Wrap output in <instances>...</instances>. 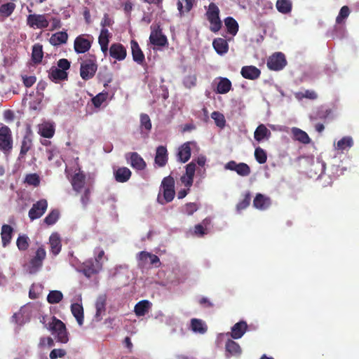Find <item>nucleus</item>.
<instances>
[{
  "instance_id": "nucleus-3",
  "label": "nucleus",
  "mask_w": 359,
  "mask_h": 359,
  "mask_svg": "<svg viewBox=\"0 0 359 359\" xmlns=\"http://www.w3.org/2000/svg\"><path fill=\"white\" fill-rule=\"evenodd\" d=\"M97 69L96 58L95 56H91L81 64L80 76L82 79L88 81L95 76Z\"/></svg>"
},
{
  "instance_id": "nucleus-19",
  "label": "nucleus",
  "mask_w": 359,
  "mask_h": 359,
  "mask_svg": "<svg viewBox=\"0 0 359 359\" xmlns=\"http://www.w3.org/2000/svg\"><path fill=\"white\" fill-rule=\"evenodd\" d=\"M168 150L164 146H159L156 148V152L155 156V163L158 167H163L168 163Z\"/></svg>"
},
{
  "instance_id": "nucleus-41",
  "label": "nucleus",
  "mask_w": 359,
  "mask_h": 359,
  "mask_svg": "<svg viewBox=\"0 0 359 359\" xmlns=\"http://www.w3.org/2000/svg\"><path fill=\"white\" fill-rule=\"evenodd\" d=\"M50 79L53 81H64L67 80L68 74L67 72L61 70L58 68L52 69L49 74Z\"/></svg>"
},
{
  "instance_id": "nucleus-54",
  "label": "nucleus",
  "mask_w": 359,
  "mask_h": 359,
  "mask_svg": "<svg viewBox=\"0 0 359 359\" xmlns=\"http://www.w3.org/2000/svg\"><path fill=\"white\" fill-rule=\"evenodd\" d=\"M141 127L144 128L147 131L151 129V122L149 116L146 114H142L140 116Z\"/></svg>"
},
{
  "instance_id": "nucleus-10",
  "label": "nucleus",
  "mask_w": 359,
  "mask_h": 359,
  "mask_svg": "<svg viewBox=\"0 0 359 359\" xmlns=\"http://www.w3.org/2000/svg\"><path fill=\"white\" fill-rule=\"evenodd\" d=\"M102 269V264H97L93 259L85 261L81 266V271L87 278H90L93 275L97 274Z\"/></svg>"
},
{
  "instance_id": "nucleus-37",
  "label": "nucleus",
  "mask_w": 359,
  "mask_h": 359,
  "mask_svg": "<svg viewBox=\"0 0 359 359\" xmlns=\"http://www.w3.org/2000/svg\"><path fill=\"white\" fill-rule=\"evenodd\" d=\"M224 25L226 27L227 32L235 36L238 31V24L237 21L232 17H227L224 19Z\"/></svg>"
},
{
  "instance_id": "nucleus-57",
  "label": "nucleus",
  "mask_w": 359,
  "mask_h": 359,
  "mask_svg": "<svg viewBox=\"0 0 359 359\" xmlns=\"http://www.w3.org/2000/svg\"><path fill=\"white\" fill-rule=\"evenodd\" d=\"M198 209V206L196 203H187L184 207V212L188 215H191L194 212H196Z\"/></svg>"
},
{
  "instance_id": "nucleus-26",
  "label": "nucleus",
  "mask_w": 359,
  "mask_h": 359,
  "mask_svg": "<svg viewBox=\"0 0 359 359\" xmlns=\"http://www.w3.org/2000/svg\"><path fill=\"white\" fill-rule=\"evenodd\" d=\"M39 133L43 137L51 138L55 134L54 123L50 122H44L39 125Z\"/></svg>"
},
{
  "instance_id": "nucleus-32",
  "label": "nucleus",
  "mask_w": 359,
  "mask_h": 359,
  "mask_svg": "<svg viewBox=\"0 0 359 359\" xmlns=\"http://www.w3.org/2000/svg\"><path fill=\"white\" fill-rule=\"evenodd\" d=\"M68 39V34L66 32H58L50 36V43L54 46H57L63 43H66Z\"/></svg>"
},
{
  "instance_id": "nucleus-42",
  "label": "nucleus",
  "mask_w": 359,
  "mask_h": 359,
  "mask_svg": "<svg viewBox=\"0 0 359 359\" xmlns=\"http://www.w3.org/2000/svg\"><path fill=\"white\" fill-rule=\"evenodd\" d=\"M32 145V139L30 138V137L29 135L24 136L22 141V144H21V148H20V158H23L27 154V153L31 149Z\"/></svg>"
},
{
  "instance_id": "nucleus-9",
  "label": "nucleus",
  "mask_w": 359,
  "mask_h": 359,
  "mask_svg": "<svg viewBox=\"0 0 359 359\" xmlns=\"http://www.w3.org/2000/svg\"><path fill=\"white\" fill-rule=\"evenodd\" d=\"M27 24L34 29H44L48 27L49 22L46 15L30 14L27 16Z\"/></svg>"
},
{
  "instance_id": "nucleus-20",
  "label": "nucleus",
  "mask_w": 359,
  "mask_h": 359,
  "mask_svg": "<svg viewBox=\"0 0 359 359\" xmlns=\"http://www.w3.org/2000/svg\"><path fill=\"white\" fill-rule=\"evenodd\" d=\"M241 74L245 79L255 80L260 76L261 71L255 66H244L241 69Z\"/></svg>"
},
{
  "instance_id": "nucleus-6",
  "label": "nucleus",
  "mask_w": 359,
  "mask_h": 359,
  "mask_svg": "<svg viewBox=\"0 0 359 359\" xmlns=\"http://www.w3.org/2000/svg\"><path fill=\"white\" fill-rule=\"evenodd\" d=\"M46 257V252L43 247H39L35 255L30 259L28 265V270L30 273H35L39 271L43 266V260Z\"/></svg>"
},
{
  "instance_id": "nucleus-5",
  "label": "nucleus",
  "mask_w": 359,
  "mask_h": 359,
  "mask_svg": "<svg viewBox=\"0 0 359 359\" xmlns=\"http://www.w3.org/2000/svg\"><path fill=\"white\" fill-rule=\"evenodd\" d=\"M161 189L163 191V198L165 201H161L160 198L158 201L161 203H169L172 201L175 196V180L171 176H168L163 178L161 182Z\"/></svg>"
},
{
  "instance_id": "nucleus-27",
  "label": "nucleus",
  "mask_w": 359,
  "mask_h": 359,
  "mask_svg": "<svg viewBox=\"0 0 359 359\" xmlns=\"http://www.w3.org/2000/svg\"><path fill=\"white\" fill-rule=\"evenodd\" d=\"M271 135V131L264 124H260L254 133L255 140L259 142L269 140Z\"/></svg>"
},
{
  "instance_id": "nucleus-45",
  "label": "nucleus",
  "mask_w": 359,
  "mask_h": 359,
  "mask_svg": "<svg viewBox=\"0 0 359 359\" xmlns=\"http://www.w3.org/2000/svg\"><path fill=\"white\" fill-rule=\"evenodd\" d=\"M16 245L19 250L25 251L29 246V238L25 235H20L16 241Z\"/></svg>"
},
{
  "instance_id": "nucleus-4",
  "label": "nucleus",
  "mask_w": 359,
  "mask_h": 359,
  "mask_svg": "<svg viewBox=\"0 0 359 359\" xmlns=\"http://www.w3.org/2000/svg\"><path fill=\"white\" fill-rule=\"evenodd\" d=\"M13 149L12 133L9 127L3 126L0 128V150L6 155L10 154Z\"/></svg>"
},
{
  "instance_id": "nucleus-24",
  "label": "nucleus",
  "mask_w": 359,
  "mask_h": 359,
  "mask_svg": "<svg viewBox=\"0 0 359 359\" xmlns=\"http://www.w3.org/2000/svg\"><path fill=\"white\" fill-rule=\"evenodd\" d=\"M133 59L139 65H142L144 60V55L141 50L138 43L135 40L130 42Z\"/></svg>"
},
{
  "instance_id": "nucleus-22",
  "label": "nucleus",
  "mask_w": 359,
  "mask_h": 359,
  "mask_svg": "<svg viewBox=\"0 0 359 359\" xmlns=\"http://www.w3.org/2000/svg\"><path fill=\"white\" fill-rule=\"evenodd\" d=\"M132 175L130 170L126 167H121L114 170L115 180L120 183L128 182Z\"/></svg>"
},
{
  "instance_id": "nucleus-51",
  "label": "nucleus",
  "mask_w": 359,
  "mask_h": 359,
  "mask_svg": "<svg viewBox=\"0 0 359 359\" xmlns=\"http://www.w3.org/2000/svg\"><path fill=\"white\" fill-rule=\"evenodd\" d=\"M350 10L347 6H344L341 8L339 13L336 18L337 24H341L344 19L347 18L349 15Z\"/></svg>"
},
{
  "instance_id": "nucleus-12",
  "label": "nucleus",
  "mask_w": 359,
  "mask_h": 359,
  "mask_svg": "<svg viewBox=\"0 0 359 359\" xmlns=\"http://www.w3.org/2000/svg\"><path fill=\"white\" fill-rule=\"evenodd\" d=\"M224 168L235 171L238 175L242 177L248 176L251 170L250 166L245 163H236L235 161H230L225 164Z\"/></svg>"
},
{
  "instance_id": "nucleus-18",
  "label": "nucleus",
  "mask_w": 359,
  "mask_h": 359,
  "mask_svg": "<svg viewBox=\"0 0 359 359\" xmlns=\"http://www.w3.org/2000/svg\"><path fill=\"white\" fill-rule=\"evenodd\" d=\"M225 351L226 357H238L241 355L242 349L240 345L233 341L232 339H228L225 344Z\"/></svg>"
},
{
  "instance_id": "nucleus-36",
  "label": "nucleus",
  "mask_w": 359,
  "mask_h": 359,
  "mask_svg": "<svg viewBox=\"0 0 359 359\" xmlns=\"http://www.w3.org/2000/svg\"><path fill=\"white\" fill-rule=\"evenodd\" d=\"M292 133L294 136V140L303 144H309L311 141V139L309 137L308 134L299 128H292Z\"/></svg>"
},
{
  "instance_id": "nucleus-44",
  "label": "nucleus",
  "mask_w": 359,
  "mask_h": 359,
  "mask_svg": "<svg viewBox=\"0 0 359 359\" xmlns=\"http://www.w3.org/2000/svg\"><path fill=\"white\" fill-rule=\"evenodd\" d=\"M15 8V4L13 2L4 4L0 6V15L2 17H9Z\"/></svg>"
},
{
  "instance_id": "nucleus-33",
  "label": "nucleus",
  "mask_w": 359,
  "mask_h": 359,
  "mask_svg": "<svg viewBox=\"0 0 359 359\" xmlns=\"http://www.w3.org/2000/svg\"><path fill=\"white\" fill-rule=\"evenodd\" d=\"M232 86L231 81L224 77H219L217 84L216 93L219 94H226L231 90Z\"/></svg>"
},
{
  "instance_id": "nucleus-61",
  "label": "nucleus",
  "mask_w": 359,
  "mask_h": 359,
  "mask_svg": "<svg viewBox=\"0 0 359 359\" xmlns=\"http://www.w3.org/2000/svg\"><path fill=\"white\" fill-rule=\"evenodd\" d=\"M90 190L89 188L85 189L83 194H82L81 197V202L84 208H86L88 204L90 202Z\"/></svg>"
},
{
  "instance_id": "nucleus-28",
  "label": "nucleus",
  "mask_w": 359,
  "mask_h": 359,
  "mask_svg": "<svg viewBox=\"0 0 359 359\" xmlns=\"http://www.w3.org/2000/svg\"><path fill=\"white\" fill-rule=\"evenodd\" d=\"M212 46L217 53L224 55L229 50V44L226 39L223 38H216L212 41Z\"/></svg>"
},
{
  "instance_id": "nucleus-38",
  "label": "nucleus",
  "mask_w": 359,
  "mask_h": 359,
  "mask_svg": "<svg viewBox=\"0 0 359 359\" xmlns=\"http://www.w3.org/2000/svg\"><path fill=\"white\" fill-rule=\"evenodd\" d=\"M276 6L278 12L287 14L292 11V3L291 0H277Z\"/></svg>"
},
{
  "instance_id": "nucleus-23",
  "label": "nucleus",
  "mask_w": 359,
  "mask_h": 359,
  "mask_svg": "<svg viewBox=\"0 0 359 359\" xmlns=\"http://www.w3.org/2000/svg\"><path fill=\"white\" fill-rule=\"evenodd\" d=\"M106 304L107 297L105 294H101L97 298L95 302L96 313L95 316V318L97 320H100L102 319V315L105 313Z\"/></svg>"
},
{
  "instance_id": "nucleus-7",
  "label": "nucleus",
  "mask_w": 359,
  "mask_h": 359,
  "mask_svg": "<svg viewBox=\"0 0 359 359\" xmlns=\"http://www.w3.org/2000/svg\"><path fill=\"white\" fill-rule=\"evenodd\" d=\"M93 36L87 34L79 35L74 39V48L76 53H85L88 52L92 46Z\"/></svg>"
},
{
  "instance_id": "nucleus-46",
  "label": "nucleus",
  "mask_w": 359,
  "mask_h": 359,
  "mask_svg": "<svg viewBox=\"0 0 359 359\" xmlns=\"http://www.w3.org/2000/svg\"><path fill=\"white\" fill-rule=\"evenodd\" d=\"M353 144V139L351 137L346 136L342 137L337 142V149L341 151L351 148Z\"/></svg>"
},
{
  "instance_id": "nucleus-55",
  "label": "nucleus",
  "mask_w": 359,
  "mask_h": 359,
  "mask_svg": "<svg viewBox=\"0 0 359 359\" xmlns=\"http://www.w3.org/2000/svg\"><path fill=\"white\" fill-rule=\"evenodd\" d=\"M250 195L249 193L245 195L244 198L236 205V209L238 211L243 210L247 208L250 203Z\"/></svg>"
},
{
  "instance_id": "nucleus-30",
  "label": "nucleus",
  "mask_w": 359,
  "mask_h": 359,
  "mask_svg": "<svg viewBox=\"0 0 359 359\" xmlns=\"http://www.w3.org/2000/svg\"><path fill=\"white\" fill-rule=\"evenodd\" d=\"M191 329L195 333L205 334L208 330V326L201 319L192 318L191 320Z\"/></svg>"
},
{
  "instance_id": "nucleus-49",
  "label": "nucleus",
  "mask_w": 359,
  "mask_h": 359,
  "mask_svg": "<svg viewBox=\"0 0 359 359\" xmlns=\"http://www.w3.org/2000/svg\"><path fill=\"white\" fill-rule=\"evenodd\" d=\"M255 157L256 161L260 164L266 163L267 160L266 151L259 147L255 149Z\"/></svg>"
},
{
  "instance_id": "nucleus-13",
  "label": "nucleus",
  "mask_w": 359,
  "mask_h": 359,
  "mask_svg": "<svg viewBox=\"0 0 359 359\" xmlns=\"http://www.w3.org/2000/svg\"><path fill=\"white\" fill-rule=\"evenodd\" d=\"M126 158L130 166L136 170H143L147 167L146 162L137 152L127 153Z\"/></svg>"
},
{
  "instance_id": "nucleus-48",
  "label": "nucleus",
  "mask_w": 359,
  "mask_h": 359,
  "mask_svg": "<svg viewBox=\"0 0 359 359\" xmlns=\"http://www.w3.org/2000/svg\"><path fill=\"white\" fill-rule=\"evenodd\" d=\"M59 211L57 210H53L45 217L44 222L48 225H53L59 219Z\"/></svg>"
},
{
  "instance_id": "nucleus-58",
  "label": "nucleus",
  "mask_w": 359,
  "mask_h": 359,
  "mask_svg": "<svg viewBox=\"0 0 359 359\" xmlns=\"http://www.w3.org/2000/svg\"><path fill=\"white\" fill-rule=\"evenodd\" d=\"M297 95L299 97H304L309 100H316L318 97L317 93L311 90H306L304 93H299Z\"/></svg>"
},
{
  "instance_id": "nucleus-62",
  "label": "nucleus",
  "mask_w": 359,
  "mask_h": 359,
  "mask_svg": "<svg viewBox=\"0 0 359 359\" xmlns=\"http://www.w3.org/2000/svg\"><path fill=\"white\" fill-rule=\"evenodd\" d=\"M196 163L194 161L190 162L186 165V172L185 175H188V177L194 179L195 172H196Z\"/></svg>"
},
{
  "instance_id": "nucleus-52",
  "label": "nucleus",
  "mask_w": 359,
  "mask_h": 359,
  "mask_svg": "<svg viewBox=\"0 0 359 359\" xmlns=\"http://www.w3.org/2000/svg\"><path fill=\"white\" fill-rule=\"evenodd\" d=\"M25 182L29 185L38 187L40 184V178L36 173L28 174L25 177Z\"/></svg>"
},
{
  "instance_id": "nucleus-14",
  "label": "nucleus",
  "mask_w": 359,
  "mask_h": 359,
  "mask_svg": "<svg viewBox=\"0 0 359 359\" xmlns=\"http://www.w3.org/2000/svg\"><path fill=\"white\" fill-rule=\"evenodd\" d=\"M149 41L151 44L156 46H165L168 45L167 37L163 34L159 27L151 30L149 36Z\"/></svg>"
},
{
  "instance_id": "nucleus-17",
  "label": "nucleus",
  "mask_w": 359,
  "mask_h": 359,
  "mask_svg": "<svg viewBox=\"0 0 359 359\" xmlns=\"http://www.w3.org/2000/svg\"><path fill=\"white\" fill-rule=\"evenodd\" d=\"M85 183L86 175L79 170V172L74 174L72 177L71 184L72 188L76 193H79L84 187Z\"/></svg>"
},
{
  "instance_id": "nucleus-11",
  "label": "nucleus",
  "mask_w": 359,
  "mask_h": 359,
  "mask_svg": "<svg viewBox=\"0 0 359 359\" xmlns=\"http://www.w3.org/2000/svg\"><path fill=\"white\" fill-rule=\"evenodd\" d=\"M48 208V202L46 199H41L34 203L29 210L28 215L29 219L33 221L40 218L46 211Z\"/></svg>"
},
{
  "instance_id": "nucleus-29",
  "label": "nucleus",
  "mask_w": 359,
  "mask_h": 359,
  "mask_svg": "<svg viewBox=\"0 0 359 359\" xmlns=\"http://www.w3.org/2000/svg\"><path fill=\"white\" fill-rule=\"evenodd\" d=\"M13 229L8 224H4L1 227V238L3 247H6L12 239Z\"/></svg>"
},
{
  "instance_id": "nucleus-63",
  "label": "nucleus",
  "mask_w": 359,
  "mask_h": 359,
  "mask_svg": "<svg viewBox=\"0 0 359 359\" xmlns=\"http://www.w3.org/2000/svg\"><path fill=\"white\" fill-rule=\"evenodd\" d=\"M94 252L95 254L94 260L96 263L103 264L102 259L104 257V251L100 248H96Z\"/></svg>"
},
{
  "instance_id": "nucleus-56",
  "label": "nucleus",
  "mask_w": 359,
  "mask_h": 359,
  "mask_svg": "<svg viewBox=\"0 0 359 359\" xmlns=\"http://www.w3.org/2000/svg\"><path fill=\"white\" fill-rule=\"evenodd\" d=\"M109 32L107 29L102 28L98 37L99 44L109 43Z\"/></svg>"
},
{
  "instance_id": "nucleus-47",
  "label": "nucleus",
  "mask_w": 359,
  "mask_h": 359,
  "mask_svg": "<svg viewBox=\"0 0 359 359\" xmlns=\"http://www.w3.org/2000/svg\"><path fill=\"white\" fill-rule=\"evenodd\" d=\"M211 118L215 121L217 126L223 128L225 126L226 121L224 116L219 111H213Z\"/></svg>"
},
{
  "instance_id": "nucleus-39",
  "label": "nucleus",
  "mask_w": 359,
  "mask_h": 359,
  "mask_svg": "<svg viewBox=\"0 0 359 359\" xmlns=\"http://www.w3.org/2000/svg\"><path fill=\"white\" fill-rule=\"evenodd\" d=\"M210 219L205 218L202 221L201 224L195 225L194 234L199 237H202L207 234V226L210 224Z\"/></svg>"
},
{
  "instance_id": "nucleus-60",
  "label": "nucleus",
  "mask_w": 359,
  "mask_h": 359,
  "mask_svg": "<svg viewBox=\"0 0 359 359\" xmlns=\"http://www.w3.org/2000/svg\"><path fill=\"white\" fill-rule=\"evenodd\" d=\"M22 79L23 81V84L27 88L32 86L36 81V78L35 76L23 75L22 76Z\"/></svg>"
},
{
  "instance_id": "nucleus-40",
  "label": "nucleus",
  "mask_w": 359,
  "mask_h": 359,
  "mask_svg": "<svg viewBox=\"0 0 359 359\" xmlns=\"http://www.w3.org/2000/svg\"><path fill=\"white\" fill-rule=\"evenodd\" d=\"M150 302L148 300H142L139 302L135 306V313L137 316H143L150 308Z\"/></svg>"
},
{
  "instance_id": "nucleus-50",
  "label": "nucleus",
  "mask_w": 359,
  "mask_h": 359,
  "mask_svg": "<svg viewBox=\"0 0 359 359\" xmlns=\"http://www.w3.org/2000/svg\"><path fill=\"white\" fill-rule=\"evenodd\" d=\"M108 93H100L95 95L92 98V103L95 106V107H100L102 104L107 100Z\"/></svg>"
},
{
  "instance_id": "nucleus-8",
  "label": "nucleus",
  "mask_w": 359,
  "mask_h": 359,
  "mask_svg": "<svg viewBox=\"0 0 359 359\" xmlns=\"http://www.w3.org/2000/svg\"><path fill=\"white\" fill-rule=\"evenodd\" d=\"M287 65L285 55L280 52L276 53L270 56L267 60V67L269 69L279 71Z\"/></svg>"
},
{
  "instance_id": "nucleus-64",
  "label": "nucleus",
  "mask_w": 359,
  "mask_h": 359,
  "mask_svg": "<svg viewBox=\"0 0 359 359\" xmlns=\"http://www.w3.org/2000/svg\"><path fill=\"white\" fill-rule=\"evenodd\" d=\"M58 69L66 72L70 68V62L65 58L60 59L57 62Z\"/></svg>"
},
{
  "instance_id": "nucleus-25",
  "label": "nucleus",
  "mask_w": 359,
  "mask_h": 359,
  "mask_svg": "<svg viewBox=\"0 0 359 359\" xmlns=\"http://www.w3.org/2000/svg\"><path fill=\"white\" fill-rule=\"evenodd\" d=\"M271 204L270 198L262 194H257L253 201L254 207L262 210L267 209Z\"/></svg>"
},
{
  "instance_id": "nucleus-1",
  "label": "nucleus",
  "mask_w": 359,
  "mask_h": 359,
  "mask_svg": "<svg viewBox=\"0 0 359 359\" xmlns=\"http://www.w3.org/2000/svg\"><path fill=\"white\" fill-rule=\"evenodd\" d=\"M48 329L53 334L56 336L57 341L65 344L69 341L65 323L55 316L53 317L52 322L49 323Z\"/></svg>"
},
{
  "instance_id": "nucleus-16",
  "label": "nucleus",
  "mask_w": 359,
  "mask_h": 359,
  "mask_svg": "<svg viewBox=\"0 0 359 359\" xmlns=\"http://www.w3.org/2000/svg\"><path fill=\"white\" fill-rule=\"evenodd\" d=\"M194 144H196L194 142H187L179 147L177 152L179 161L186 163L190 159L191 151V145Z\"/></svg>"
},
{
  "instance_id": "nucleus-53",
  "label": "nucleus",
  "mask_w": 359,
  "mask_h": 359,
  "mask_svg": "<svg viewBox=\"0 0 359 359\" xmlns=\"http://www.w3.org/2000/svg\"><path fill=\"white\" fill-rule=\"evenodd\" d=\"M196 81L197 79L196 75H188L184 77L183 80V83L187 88H191L192 87H194L196 85Z\"/></svg>"
},
{
  "instance_id": "nucleus-35",
  "label": "nucleus",
  "mask_w": 359,
  "mask_h": 359,
  "mask_svg": "<svg viewBox=\"0 0 359 359\" xmlns=\"http://www.w3.org/2000/svg\"><path fill=\"white\" fill-rule=\"evenodd\" d=\"M43 46L40 43H36L32 46V60L34 64H39L43 59Z\"/></svg>"
},
{
  "instance_id": "nucleus-31",
  "label": "nucleus",
  "mask_w": 359,
  "mask_h": 359,
  "mask_svg": "<svg viewBox=\"0 0 359 359\" xmlns=\"http://www.w3.org/2000/svg\"><path fill=\"white\" fill-rule=\"evenodd\" d=\"M49 244L50 246V252L57 255L60 253L62 248L61 240L57 233H53L49 238Z\"/></svg>"
},
{
  "instance_id": "nucleus-15",
  "label": "nucleus",
  "mask_w": 359,
  "mask_h": 359,
  "mask_svg": "<svg viewBox=\"0 0 359 359\" xmlns=\"http://www.w3.org/2000/svg\"><path fill=\"white\" fill-rule=\"evenodd\" d=\"M109 55L118 60H123L127 55V50L124 46L120 43H112L109 49Z\"/></svg>"
},
{
  "instance_id": "nucleus-21",
  "label": "nucleus",
  "mask_w": 359,
  "mask_h": 359,
  "mask_svg": "<svg viewBox=\"0 0 359 359\" xmlns=\"http://www.w3.org/2000/svg\"><path fill=\"white\" fill-rule=\"evenodd\" d=\"M248 330V325L245 321L241 320L236 323L231 328V337L234 339H241Z\"/></svg>"
},
{
  "instance_id": "nucleus-34",
  "label": "nucleus",
  "mask_w": 359,
  "mask_h": 359,
  "mask_svg": "<svg viewBox=\"0 0 359 359\" xmlns=\"http://www.w3.org/2000/svg\"><path fill=\"white\" fill-rule=\"evenodd\" d=\"M71 311L76 319L78 324L81 326L83 324L84 316L82 305L74 303L71 305Z\"/></svg>"
},
{
  "instance_id": "nucleus-59",
  "label": "nucleus",
  "mask_w": 359,
  "mask_h": 359,
  "mask_svg": "<svg viewBox=\"0 0 359 359\" xmlns=\"http://www.w3.org/2000/svg\"><path fill=\"white\" fill-rule=\"evenodd\" d=\"M67 352L65 349L55 348L50 353V359H57V358H62L66 355Z\"/></svg>"
},
{
  "instance_id": "nucleus-43",
  "label": "nucleus",
  "mask_w": 359,
  "mask_h": 359,
  "mask_svg": "<svg viewBox=\"0 0 359 359\" xmlns=\"http://www.w3.org/2000/svg\"><path fill=\"white\" fill-rule=\"evenodd\" d=\"M62 299L63 294L59 290H51L47 296V302L50 304H58Z\"/></svg>"
},
{
  "instance_id": "nucleus-2",
  "label": "nucleus",
  "mask_w": 359,
  "mask_h": 359,
  "mask_svg": "<svg viewBox=\"0 0 359 359\" xmlns=\"http://www.w3.org/2000/svg\"><path fill=\"white\" fill-rule=\"evenodd\" d=\"M208 20L210 23V29L214 33L222 28V23L219 18V9L215 3H210L205 13Z\"/></svg>"
}]
</instances>
